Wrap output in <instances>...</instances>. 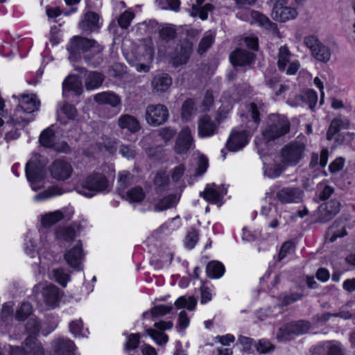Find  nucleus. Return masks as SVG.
Instances as JSON below:
<instances>
[{
  "label": "nucleus",
  "mask_w": 355,
  "mask_h": 355,
  "mask_svg": "<svg viewBox=\"0 0 355 355\" xmlns=\"http://www.w3.org/2000/svg\"><path fill=\"white\" fill-rule=\"evenodd\" d=\"M118 125L121 129H126L131 132H136L140 129L136 118L129 114H123L118 120Z\"/></svg>",
  "instance_id": "nucleus-33"
},
{
  "label": "nucleus",
  "mask_w": 355,
  "mask_h": 355,
  "mask_svg": "<svg viewBox=\"0 0 355 355\" xmlns=\"http://www.w3.org/2000/svg\"><path fill=\"white\" fill-rule=\"evenodd\" d=\"M144 53L140 56L139 60L146 63H137L129 58H127L130 64L134 66L138 72H148L150 69V63L152 62L154 58V49L150 41L146 42L141 49Z\"/></svg>",
  "instance_id": "nucleus-11"
},
{
  "label": "nucleus",
  "mask_w": 355,
  "mask_h": 355,
  "mask_svg": "<svg viewBox=\"0 0 355 355\" xmlns=\"http://www.w3.org/2000/svg\"><path fill=\"white\" fill-rule=\"evenodd\" d=\"M50 172L54 179L58 181H64L71 178L73 173V168L69 162L57 159L51 165Z\"/></svg>",
  "instance_id": "nucleus-12"
},
{
  "label": "nucleus",
  "mask_w": 355,
  "mask_h": 355,
  "mask_svg": "<svg viewBox=\"0 0 355 355\" xmlns=\"http://www.w3.org/2000/svg\"><path fill=\"white\" fill-rule=\"evenodd\" d=\"M54 279L62 286L65 287L69 280V276L62 269L58 268L53 270Z\"/></svg>",
  "instance_id": "nucleus-53"
},
{
  "label": "nucleus",
  "mask_w": 355,
  "mask_h": 355,
  "mask_svg": "<svg viewBox=\"0 0 355 355\" xmlns=\"http://www.w3.org/2000/svg\"><path fill=\"white\" fill-rule=\"evenodd\" d=\"M168 117L167 107L162 104L149 105L146 110L147 123L153 126H158L165 123Z\"/></svg>",
  "instance_id": "nucleus-7"
},
{
  "label": "nucleus",
  "mask_w": 355,
  "mask_h": 355,
  "mask_svg": "<svg viewBox=\"0 0 355 355\" xmlns=\"http://www.w3.org/2000/svg\"><path fill=\"white\" fill-rule=\"evenodd\" d=\"M250 135L251 131L241 128L234 129L227 142V148L232 151L242 148L248 142Z\"/></svg>",
  "instance_id": "nucleus-13"
},
{
  "label": "nucleus",
  "mask_w": 355,
  "mask_h": 355,
  "mask_svg": "<svg viewBox=\"0 0 355 355\" xmlns=\"http://www.w3.org/2000/svg\"><path fill=\"white\" fill-rule=\"evenodd\" d=\"M63 218V212L60 210H56L43 215L41 218V223L44 227H50L62 220Z\"/></svg>",
  "instance_id": "nucleus-41"
},
{
  "label": "nucleus",
  "mask_w": 355,
  "mask_h": 355,
  "mask_svg": "<svg viewBox=\"0 0 355 355\" xmlns=\"http://www.w3.org/2000/svg\"><path fill=\"white\" fill-rule=\"evenodd\" d=\"M318 102V95L313 89H306L300 94L296 95L288 100V103L292 107L308 105L313 109Z\"/></svg>",
  "instance_id": "nucleus-14"
},
{
  "label": "nucleus",
  "mask_w": 355,
  "mask_h": 355,
  "mask_svg": "<svg viewBox=\"0 0 355 355\" xmlns=\"http://www.w3.org/2000/svg\"><path fill=\"white\" fill-rule=\"evenodd\" d=\"M225 272L224 266L219 261H210L207 266V273L209 277L219 278Z\"/></svg>",
  "instance_id": "nucleus-42"
},
{
  "label": "nucleus",
  "mask_w": 355,
  "mask_h": 355,
  "mask_svg": "<svg viewBox=\"0 0 355 355\" xmlns=\"http://www.w3.org/2000/svg\"><path fill=\"white\" fill-rule=\"evenodd\" d=\"M233 65L245 66L250 64L254 60V54L243 49H236L230 56Z\"/></svg>",
  "instance_id": "nucleus-30"
},
{
  "label": "nucleus",
  "mask_w": 355,
  "mask_h": 355,
  "mask_svg": "<svg viewBox=\"0 0 355 355\" xmlns=\"http://www.w3.org/2000/svg\"><path fill=\"white\" fill-rule=\"evenodd\" d=\"M305 146L302 144L291 143L282 150V162L284 166L297 164L304 155Z\"/></svg>",
  "instance_id": "nucleus-6"
},
{
  "label": "nucleus",
  "mask_w": 355,
  "mask_h": 355,
  "mask_svg": "<svg viewBox=\"0 0 355 355\" xmlns=\"http://www.w3.org/2000/svg\"><path fill=\"white\" fill-rule=\"evenodd\" d=\"M292 55L286 46H282L279 49L278 67L285 71L288 75L296 73L300 68V62L297 60H291Z\"/></svg>",
  "instance_id": "nucleus-8"
},
{
  "label": "nucleus",
  "mask_w": 355,
  "mask_h": 355,
  "mask_svg": "<svg viewBox=\"0 0 355 355\" xmlns=\"http://www.w3.org/2000/svg\"><path fill=\"white\" fill-rule=\"evenodd\" d=\"M304 43L311 53L313 49H315L321 44V42L316 35H309L304 37Z\"/></svg>",
  "instance_id": "nucleus-60"
},
{
  "label": "nucleus",
  "mask_w": 355,
  "mask_h": 355,
  "mask_svg": "<svg viewBox=\"0 0 355 355\" xmlns=\"http://www.w3.org/2000/svg\"><path fill=\"white\" fill-rule=\"evenodd\" d=\"M294 250H295V245H294L293 243H292L291 241L284 243L282 245V248L279 252V260L283 259L288 254L293 253L294 252Z\"/></svg>",
  "instance_id": "nucleus-64"
},
{
  "label": "nucleus",
  "mask_w": 355,
  "mask_h": 355,
  "mask_svg": "<svg viewBox=\"0 0 355 355\" xmlns=\"http://www.w3.org/2000/svg\"><path fill=\"white\" fill-rule=\"evenodd\" d=\"M77 114L75 107L69 104H64L57 111L58 120L62 123H66L68 120L73 119Z\"/></svg>",
  "instance_id": "nucleus-37"
},
{
  "label": "nucleus",
  "mask_w": 355,
  "mask_h": 355,
  "mask_svg": "<svg viewBox=\"0 0 355 355\" xmlns=\"http://www.w3.org/2000/svg\"><path fill=\"white\" fill-rule=\"evenodd\" d=\"M246 12L250 15L251 19L250 20L248 16L244 17H240L243 20H249L250 24H257L259 26H263L265 28L273 32H275L277 30V24L272 22L267 17L260 12L255 10H247Z\"/></svg>",
  "instance_id": "nucleus-23"
},
{
  "label": "nucleus",
  "mask_w": 355,
  "mask_h": 355,
  "mask_svg": "<svg viewBox=\"0 0 355 355\" xmlns=\"http://www.w3.org/2000/svg\"><path fill=\"white\" fill-rule=\"evenodd\" d=\"M197 108L193 99L186 100L182 107V118L184 121H189L194 116Z\"/></svg>",
  "instance_id": "nucleus-43"
},
{
  "label": "nucleus",
  "mask_w": 355,
  "mask_h": 355,
  "mask_svg": "<svg viewBox=\"0 0 355 355\" xmlns=\"http://www.w3.org/2000/svg\"><path fill=\"white\" fill-rule=\"evenodd\" d=\"M117 144L114 139H106L101 146V150L106 155H113L116 151Z\"/></svg>",
  "instance_id": "nucleus-54"
},
{
  "label": "nucleus",
  "mask_w": 355,
  "mask_h": 355,
  "mask_svg": "<svg viewBox=\"0 0 355 355\" xmlns=\"http://www.w3.org/2000/svg\"><path fill=\"white\" fill-rule=\"evenodd\" d=\"M214 104V98L212 92L207 91L203 97V99L198 107L200 112H206L210 110Z\"/></svg>",
  "instance_id": "nucleus-50"
},
{
  "label": "nucleus",
  "mask_w": 355,
  "mask_h": 355,
  "mask_svg": "<svg viewBox=\"0 0 355 355\" xmlns=\"http://www.w3.org/2000/svg\"><path fill=\"white\" fill-rule=\"evenodd\" d=\"M349 121L347 119L336 118L331 121L327 133L328 140L333 139L334 136L342 129H347Z\"/></svg>",
  "instance_id": "nucleus-34"
},
{
  "label": "nucleus",
  "mask_w": 355,
  "mask_h": 355,
  "mask_svg": "<svg viewBox=\"0 0 355 355\" xmlns=\"http://www.w3.org/2000/svg\"><path fill=\"white\" fill-rule=\"evenodd\" d=\"M248 112L250 114L252 121L250 122V128L252 130L257 128L258 123H259V112L257 105L254 103H251L248 107Z\"/></svg>",
  "instance_id": "nucleus-57"
},
{
  "label": "nucleus",
  "mask_w": 355,
  "mask_h": 355,
  "mask_svg": "<svg viewBox=\"0 0 355 355\" xmlns=\"http://www.w3.org/2000/svg\"><path fill=\"white\" fill-rule=\"evenodd\" d=\"M110 188V184L104 174L94 173L83 182L78 193L86 197H92L98 193L108 191Z\"/></svg>",
  "instance_id": "nucleus-3"
},
{
  "label": "nucleus",
  "mask_w": 355,
  "mask_h": 355,
  "mask_svg": "<svg viewBox=\"0 0 355 355\" xmlns=\"http://www.w3.org/2000/svg\"><path fill=\"white\" fill-rule=\"evenodd\" d=\"M172 85V79L167 73H159L154 76L151 82L153 91L157 94L166 92Z\"/></svg>",
  "instance_id": "nucleus-27"
},
{
  "label": "nucleus",
  "mask_w": 355,
  "mask_h": 355,
  "mask_svg": "<svg viewBox=\"0 0 355 355\" xmlns=\"http://www.w3.org/2000/svg\"><path fill=\"white\" fill-rule=\"evenodd\" d=\"M344 355L343 349L337 341H327L315 347L312 355Z\"/></svg>",
  "instance_id": "nucleus-22"
},
{
  "label": "nucleus",
  "mask_w": 355,
  "mask_h": 355,
  "mask_svg": "<svg viewBox=\"0 0 355 355\" xmlns=\"http://www.w3.org/2000/svg\"><path fill=\"white\" fill-rule=\"evenodd\" d=\"M133 175L128 171H123L119 173V184L121 190L125 188L133 182Z\"/></svg>",
  "instance_id": "nucleus-52"
},
{
  "label": "nucleus",
  "mask_w": 355,
  "mask_h": 355,
  "mask_svg": "<svg viewBox=\"0 0 355 355\" xmlns=\"http://www.w3.org/2000/svg\"><path fill=\"white\" fill-rule=\"evenodd\" d=\"M34 291H41L44 302L48 308H54L60 298L59 289L51 284H39Z\"/></svg>",
  "instance_id": "nucleus-9"
},
{
  "label": "nucleus",
  "mask_w": 355,
  "mask_h": 355,
  "mask_svg": "<svg viewBox=\"0 0 355 355\" xmlns=\"http://www.w3.org/2000/svg\"><path fill=\"white\" fill-rule=\"evenodd\" d=\"M99 17L97 14L88 12L85 14L84 18L79 26L80 29L85 32H94L100 28Z\"/></svg>",
  "instance_id": "nucleus-29"
},
{
  "label": "nucleus",
  "mask_w": 355,
  "mask_h": 355,
  "mask_svg": "<svg viewBox=\"0 0 355 355\" xmlns=\"http://www.w3.org/2000/svg\"><path fill=\"white\" fill-rule=\"evenodd\" d=\"M223 106L224 107V108H222V107H220L219 110H218V118H217V120L219 121L220 120L225 118V116L227 114L229 113V112L232 110V101H226L225 98L223 97Z\"/></svg>",
  "instance_id": "nucleus-62"
},
{
  "label": "nucleus",
  "mask_w": 355,
  "mask_h": 355,
  "mask_svg": "<svg viewBox=\"0 0 355 355\" xmlns=\"http://www.w3.org/2000/svg\"><path fill=\"white\" fill-rule=\"evenodd\" d=\"M135 17V14L130 10H126L121 15L118 19V23L122 28H127L132 19Z\"/></svg>",
  "instance_id": "nucleus-55"
},
{
  "label": "nucleus",
  "mask_w": 355,
  "mask_h": 355,
  "mask_svg": "<svg viewBox=\"0 0 355 355\" xmlns=\"http://www.w3.org/2000/svg\"><path fill=\"white\" fill-rule=\"evenodd\" d=\"M140 336L139 334H131L128 337L125 345V350L130 351L136 349L139 343Z\"/></svg>",
  "instance_id": "nucleus-58"
},
{
  "label": "nucleus",
  "mask_w": 355,
  "mask_h": 355,
  "mask_svg": "<svg viewBox=\"0 0 355 355\" xmlns=\"http://www.w3.org/2000/svg\"><path fill=\"white\" fill-rule=\"evenodd\" d=\"M33 307L28 302H23L17 310L15 318L18 320H24L31 314Z\"/></svg>",
  "instance_id": "nucleus-49"
},
{
  "label": "nucleus",
  "mask_w": 355,
  "mask_h": 355,
  "mask_svg": "<svg viewBox=\"0 0 355 355\" xmlns=\"http://www.w3.org/2000/svg\"><path fill=\"white\" fill-rule=\"evenodd\" d=\"M104 80V76L97 71H89L85 78V87L88 90H94L98 88Z\"/></svg>",
  "instance_id": "nucleus-36"
},
{
  "label": "nucleus",
  "mask_w": 355,
  "mask_h": 355,
  "mask_svg": "<svg viewBox=\"0 0 355 355\" xmlns=\"http://www.w3.org/2000/svg\"><path fill=\"white\" fill-rule=\"evenodd\" d=\"M40 101L33 94H24L19 101V108L24 112L32 113L39 109Z\"/></svg>",
  "instance_id": "nucleus-31"
},
{
  "label": "nucleus",
  "mask_w": 355,
  "mask_h": 355,
  "mask_svg": "<svg viewBox=\"0 0 355 355\" xmlns=\"http://www.w3.org/2000/svg\"><path fill=\"white\" fill-rule=\"evenodd\" d=\"M192 52V44L189 42H184L171 56V62L175 67L184 64L187 62Z\"/></svg>",
  "instance_id": "nucleus-18"
},
{
  "label": "nucleus",
  "mask_w": 355,
  "mask_h": 355,
  "mask_svg": "<svg viewBox=\"0 0 355 355\" xmlns=\"http://www.w3.org/2000/svg\"><path fill=\"white\" fill-rule=\"evenodd\" d=\"M26 355H50L35 337L26 338Z\"/></svg>",
  "instance_id": "nucleus-35"
},
{
  "label": "nucleus",
  "mask_w": 355,
  "mask_h": 355,
  "mask_svg": "<svg viewBox=\"0 0 355 355\" xmlns=\"http://www.w3.org/2000/svg\"><path fill=\"white\" fill-rule=\"evenodd\" d=\"M290 121L282 114H271L268 116L266 125L262 132L263 137L270 141L281 137L290 130Z\"/></svg>",
  "instance_id": "nucleus-2"
},
{
  "label": "nucleus",
  "mask_w": 355,
  "mask_h": 355,
  "mask_svg": "<svg viewBox=\"0 0 355 355\" xmlns=\"http://www.w3.org/2000/svg\"><path fill=\"white\" fill-rule=\"evenodd\" d=\"M40 141L43 146L53 148L56 150L66 151L69 148L66 144H62V148L57 146L56 136L53 127L46 128L41 133Z\"/></svg>",
  "instance_id": "nucleus-26"
},
{
  "label": "nucleus",
  "mask_w": 355,
  "mask_h": 355,
  "mask_svg": "<svg viewBox=\"0 0 355 355\" xmlns=\"http://www.w3.org/2000/svg\"><path fill=\"white\" fill-rule=\"evenodd\" d=\"M69 92H72L76 95H80L83 92L82 81L76 76H68L62 83L63 95L67 96Z\"/></svg>",
  "instance_id": "nucleus-28"
},
{
  "label": "nucleus",
  "mask_w": 355,
  "mask_h": 355,
  "mask_svg": "<svg viewBox=\"0 0 355 355\" xmlns=\"http://www.w3.org/2000/svg\"><path fill=\"white\" fill-rule=\"evenodd\" d=\"M205 0H196L197 5H193L191 10V15L192 17L198 16L201 19L205 20L207 19V13L213 10V6L207 3L202 8H198L200 6Z\"/></svg>",
  "instance_id": "nucleus-38"
},
{
  "label": "nucleus",
  "mask_w": 355,
  "mask_h": 355,
  "mask_svg": "<svg viewBox=\"0 0 355 355\" xmlns=\"http://www.w3.org/2000/svg\"><path fill=\"white\" fill-rule=\"evenodd\" d=\"M328 157H329L328 150L327 149H323L320 153V157H318V155L317 154L313 155L312 159L311 161L310 164L311 166H315L318 163V161L319 159L320 165L322 167H324L327 164Z\"/></svg>",
  "instance_id": "nucleus-56"
},
{
  "label": "nucleus",
  "mask_w": 355,
  "mask_h": 355,
  "mask_svg": "<svg viewBox=\"0 0 355 355\" xmlns=\"http://www.w3.org/2000/svg\"><path fill=\"white\" fill-rule=\"evenodd\" d=\"M171 310L172 306L160 304L152 309L151 314L153 317H160L170 313Z\"/></svg>",
  "instance_id": "nucleus-61"
},
{
  "label": "nucleus",
  "mask_w": 355,
  "mask_h": 355,
  "mask_svg": "<svg viewBox=\"0 0 355 355\" xmlns=\"http://www.w3.org/2000/svg\"><path fill=\"white\" fill-rule=\"evenodd\" d=\"M310 328L309 323L304 321H298L288 324L279 329L277 339L280 341L291 338V335L299 336L306 333Z\"/></svg>",
  "instance_id": "nucleus-10"
},
{
  "label": "nucleus",
  "mask_w": 355,
  "mask_h": 355,
  "mask_svg": "<svg viewBox=\"0 0 355 355\" xmlns=\"http://www.w3.org/2000/svg\"><path fill=\"white\" fill-rule=\"evenodd\" d=\"M62 193L58 187H53L44 192L36 195L34 197L35 200H43L56 196L61 195Z\"/></svg>",
  "instance_id": "nucleus-51"
},
{
  "label": "nucleus",
  "mask_w": 355,
  "mask_h": 355,
  "mask_svg": "<svg viewBox=\"0 0 355 355\" xmlns=\"http://www.w3.org/2000/svg\"><path fill=\"white\" fill-rule=\"evenodd\" d=\"M127 199L130 202H140L146 196L143 189L140 187H135L126 192Z\"/></svg>",
  "instance_id": "nucleus-46"
},
{
  "label": "nucleus",
  "mask_w": 355,
  "mask_h": 355,
  "mask_svg": "<svg viewBox=\"0 0 355 355\" xmlns=\"http://www.w3.org/2000/svg\"><path fill=\"white\" fill-rule=\"evenodd\" d=\"M298 7L291 0H276L271 13L272 18L279 22L295 19L298 16Z\"/></svg>",
  "instance_id": "nucleus-4"
},
{
  "label": "nucleus",
  "mask_w": 355,
  "mask_h": 355,
  "mask_svg": "<svg viewBox=\"0 0 355 355\" xmlns=\"http://www.w3.org/2000/svg\"><path fill=\"white\" fill-rule=\"evenodd\" d=\"M94 99L99 104L109 105L114 107L121 105L120 97L111 92H104L96 94L94 96Z\"/></svg>",
  "instance_id": "nucleus-32"
},
{
  "label": "nucleus",
  "mask_w": 355,
  "mask_h": 355,
  "mask_svg": "<svg viewBox=\"0 0 355 355\" xmlns=\"http://www.w3.org/2000/svg\"><path fill=\"white\" fill-rule=\"evenodd\" d=\"M227 193V188L224 185H216L214 183L207 184L204 191L200 193L203 198L211 203L221 205L223 196Z\"/></svg>",
  "instance_id": "nucleus-16"
},
{
  "label": "nucleus",
  "mask_w": 355,
  "mask_h": 355,
  "mask_svg": "<svg viewBox=\"0 0 355 355\" xmlns=\"http://www.w3.org/2000/svg\"><path fill=\"white\" fill-rule=\"evenodd\" d=\"M172 327L173 323L170 321H160L155 323V329L150 328L146 329V333L155 342V343L161 345L166 344L168 340V337L165 333H164V331L170 329Z\"/></svg>",
  "instance_id": "nucleus-15"
},
{
  "label": "nucleus",
  "mask_w": 355,
  "mask_h": 355,
  "mask_svg": "<svg viewBox=\"0 0 355 355\" xmlns=\"http://www.w3.org/2000/svg\"><path fill=\"white\" fill-rule=\"evenodd\" d=\"M311 54L316 60L322 62H329L331 55L329 48L322 42L315 49H313Z\"/></svg>",
  "instance_id": "nucleus-39"
},
{
  "label": "nucleus",
  "mask_w": 355,
  "mask_h": 355,
  "mask_svg": "<svg viewBox=\"0 0 355 355\" xmlns=\"http://www.w3.org/2000/svg\"><path fill=\"white\" fill-rule=\"evenodd\" d=\"M217 125L207 114L200 117L198 123V134L200 137H209L216 132Z\"/></svg>",
  "instance_id": "nucleus-24"
},
{
  "label": "nucleus",
  "mask_w": 355,
  "mask_h": 355,
  "mask_svg": "<svg viewBox=\"0 0 355 355\" xmlns=\"http://www.w3.org/2000/svg\"><path fill=\"white\" fill-rule=\"evenodd\" d=\"M197 301L193 296H181L175 302L177 309L186 308L189 311L195 309Z\"/></svg>",
  "instance_id": "nucleus-44"
},
{
  "label": "nucleus",
  "mask_w": 355,
  "mask_h": 355,
  "mask_svg": "<svg viewBox=\"0 0 355 355\" xmlns=\"http://www.w3.org/2000/svg\"><path fill=\"white\" fill-rule=\"evenodd\" d=\"M74 350L73 341L65 338H58L51 342L50 355H73Z\"/></svg>",
  "instance_id": "nucleus-17"
},
{
  "label": "nucleus",
  "mask_w": 355,
  "mask_h": 355,
  "mask_svg": "<svg viewBox=\"0 0 355 355\" xmlns=\"http://www.w3.org/2000/svg\"><path fill=\"white\" fill-rule=\"evenodd\" d=\"M67 50L71 54H79L81 52L85 53L88 51H92L97 55V58H100V53L102 51L101 46L96 44L94 40H88L84 37L76 36L69 44Z\"/></svg>",
  "instance_id": "nucleus-5"
},
{
  "label": "nucleus",
  "mask_w": 355,
  "mask_h": 355,
  "mask_svg": "<svg viewBox=\"0 0 355 355\" xmlns=\"http://www.w3.org/2000/svg\"><path fill=\"white\" fill-rule=\"evenodd\" d=\"M255 347L260 354L269 353L275 349V347L268 340L264 339L260 340Z\"/></svg>",
  "instance_id": "nucleus-59"
},
{
  "label": "nucleus",
  "mask_w": 355,
  "mask_h": 355,
  "mask_svg": "<svg viewBox=\"0 0 355 355\" xmlns=\"http://www.w3.org/2000/svg\"><path fill=\"white\" fill-rule=\"evenodd\" d=\"M176 203L177 199L175 196H168L157 202L154 207V209L156 211H162L173 207Z\"/></svg>",
  "instance_id": "nucleus-45"
},
{
  "label": "nucleus",
  "mask_w": 355,
  "mask_h": 355,
  "mask_svg": "<svg viewBox=\"0 0 355 355\" xmlns=\"http://www.w3.org/2000/svg\"><path fill=\"white\" fill-rule=\"evenodd\" d=\"M76 236V231L71 227H60L55 231V238L58 241L73 242V246L65 253L64 259L71 267L80 269L83 258L82 243L80 240L75 239Z\"/></svg>",
  "instance_id": "nucleus-1"
},
{
  "label": "nucleus",
  "mask_w": 355,
  "mask_h": 355,
  "mask_svg": "<svg viewBox=\"0 0 355 355\" xmlns=\"http://www.w3.org/2000/svg\"><path fill=\"white\" fill-rule=\"evenodd\" d=\"M69 330L70 332L76 337L87 336L88 333L87 329H84L81 320L72 321L69 324Z\"/></svg>",
  "instance_id": "nucleus-47"
},
{
  "label": "nucleus",
  "mask_w": 355,
  "mask_h": 355,
  "mask_svg": "<svg viewBox=\"0 0 355 355\" xmlns=\"http://www.w3.org/2000/svg\"><path fill=\"white\" fill-rule=\"evenodd\" d=\"M13 305L14 304L12 302L3 304L1 312V319L2 320L6 321L8 320V318H12L13 313Z\"/></svg>",
  "instance_id": "nucleus-63"
},
{
  "label": "nucleus",
  "mask_w": 355,
  "mask_h": 355,
  "mask_svg": "<svg viewBox=\"0 0 355 355\" xmlns=\"http://www.w3.org/2000/svg\"><path fill=\"white\" fill-rule=\"evenodd\" d=\"M276 197L282 203H298L302 200V191L295 187H285L277 192Z\"/></svg>",
  "instance_id": "nucleus-21"
},
{
  "label": "nucleus",
  "mask_w": 355,
  "mask_h": 355,
  "mask_svg": "<svg viewBox=\"0 0 355 355\" xmlns=\"http://www.w3.org/2000/svg\"><path fill=\"white\" fill-rule=\"evenodd\" d=\"M193 144V137L189 127H184L181 130L176 140L175 149L178 153H183L189 150Z\"/></svg>",
  "instance_id": "nucleus-19"
},
{
  "label": "nucleus",
  "mask_w": 355,
  "mask_h": 355,
  "mask_svg": "<svg viewBox=\"0 0 355 355\" xmlns=\"http://www.w3.org/2000/svg\"><path fill=\"white\" fill-rule=\"evenodd\" d=\"M340 209V203L338 200H331L322 204L318 209L321 220L327 221L336 216Z\"/></svg>",
  "instance_id": "nucleus-25"
},
{
  "label": "nucleus",
  "mask_w": 355,
  "mask_h": 355,
  "mask_svg": "<svg viewBox=\"0 0 355 355\" xmlns=\"http://www.w3.org/2000/svg\"><path fill=\"white\" fill-rule=\"evenodd\" d=\"M261 214L265 216L268 221V226L271 228H276L279 225L278 214L275 209L271 205L263 207L261 211Z\"/></svg>",
  "instance_id": "nucleus-40"
},
{
  "label": "nucleus",
  "mask_w": 355,
  "mask_h": 355,
  "mask_svg": "<svg viewBox=\"0 0 355 355\" xmlns=\"http://www.w3.org/2000/svg\"><path fill=\"white\" fill-rule=\"evenodd\" d=\"M26 175L28 182L31 183L32 189L37 191L42 187L44 173L41 169L35 166L32 162H28L26 166Z\"/></svg>",
  "instance_id": "nucleus-20"
},
{
  "label": "nucleus",
  "mask_w": 355,
  "mask_h": 355,
  "mask_svg": "<svg viewBox=\"0 0 355 355\" xmlns=\"http://www.w3.org/2000/svg\"><path fill=\"white\" fill-rule=\"evenodd\" d=\"M215 34L212 31L207 32L202 39L201 40L199 47L198 53L202 54L205 53L212 44Z\"/></svg>",
  "instance_id": "nucleus-48"
}]
</instances>
